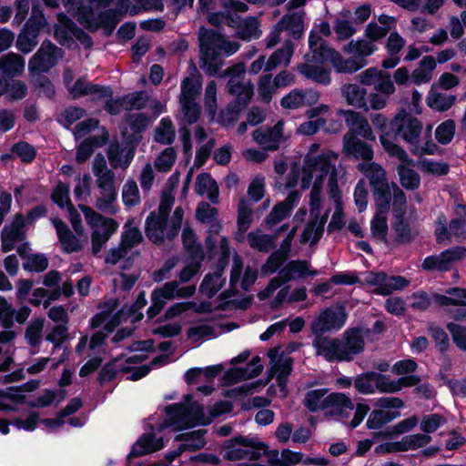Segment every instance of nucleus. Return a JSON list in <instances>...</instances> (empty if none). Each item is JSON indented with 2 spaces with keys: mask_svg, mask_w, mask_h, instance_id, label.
Returning <instances> with one entry per match:
<instances>
[{
  "mask_svg": "<svg viewBox=\"0 0 466 466\" xmlns=\"http://www.w3.org/2000/svg\"><path fill=\"white\" fill-rule=\"evenodd\" d=\"M337 160V154L332 151H326L317 157H308L303 167L302 187L308 188L312 179H314L313 187L309 194V206L311 216L317 218H320L323 178L328 177L329 180L333 171H336L338 187H339V184L343 183V171L336 167Z\"/></svg>",
  "mask_w": 466,
  "mask_h": 466,
  "instance_id": "obj_1",
  "label": "nucleus"
},
{
  "mask_svg": "<svg viewBox=\"0 0 466 466\" xmlns=\"http://www.w3.org/2000/svg\"><path fill=\"white\" fill-rule=\"evenodd\" d=\"M173 203L174 197L170 193H164L157 210L150 212L145 221L146 236L155 244L173 239L181 228L184 217L181 207L176 208L170 220H167Z\"/></svg>",
  "mask_w": 466,
  "mask_h": 466,
  "instance_id": "obj_2",
  "label": "nucleus"
},
{
  "mask_svg": "<svg viewBox=\"0 0 466 466\" xmlns=\"http://www.w3.org/2000/svg\"><path fill=\"white\" fill-rule=\"evenodd\" d=\"M200 67L215 76L223 66L222 55L231 56L239 49L238 42L229 41L215 30L201 27L198 33Z\"/></svg>",
  "mask_w": 466,
  "mask_h": 466,
  "instance_id": "obj_3",
  "label": "nucleus"
},
{
  "mask_svg": "<svg viewBox=\"0 0 466 466\" xmlns=\"http://www.w3.org/2000/svg\"><path fill=\"white\" fill-rule=\"evenodd\" d=\"M200 268L199 262H193L186 267L178 273L179 281L171 280L166 282L161 288L156 289L151 293V306L147 309L149 319L156 317L165 307L167 300L177 299H187L196 293V286L188 285L179 287V283L188 282Z\"/></svg>",
  "mask_w": 466,
  "mask_h": 466,
  "instance_id": "obj_4",
  "label": "nucleus"
},
{
  "mask_svg": "<svg viewBox=\"0 0 466 466\" xmlns=\"http://www.w3.org/2000/svg\"><path fill=\"white\" fill-rule=\"evenodd\" d=\"M391 128L395 135L410 146V152L418 157L433 155L438 146L431 139L430 135L423 140L420 137L423 126L416 117L405 110L400 111L391 122Z\"/></svg>",
  "mask_w": 466,
  "mask_h": 466,
  "instance_id": "obj_5",
  "label": "nucleus"
},
{
  "mask_svg": "<svg viewBox=\"0 0 466 466\" xmlns=\"http://www.w3.org/2000/svg\"><path fill=\"white\" fill-rule=\"evenodd\" d=\"M309 46L310 54H308V62L326 63L329 62L337 73L353 74L362 67L364 63L350 57H344L336 49L319 37L316 33H310L309 36Z\"/></svg>",
  "mask_w": 466,
  "mask_h": 466,
  "instance_id": "obj_6",
  "label": "nucleus"
},
{
  "mask_svg": "<svg viewBox=\"0 0 466 466\" xmlns=\"http://www.w3.org/2000/svg\"><path fill=\"white\" fill-rule=\"evenodd\" d=\"M79 208L91 228V252L97 256L119 225L115 219L100 215L88 206L79 205Z\"/></svg>",
  "mask_w": 466,
  "mask_h": 466,
  "instance_id": "obj_7",
  "label": "nucleus"
},
{
  "mask_svg": "<svg viewBox=\"0 0 466 466\" xmlns=\"http://www.w3.org/2000/svg\"><path fill=\"white\" fill-rule=\"evenodd\" d=\"M190 399L191 397L187 395L185 403L173 404L166 408L168 416L166 426L176 425L177 428H182L209 422L203 407L198 402H191Z\"/></svg>",
  "mask_w": 466,
  "mask_h": 466,
  "instance_id": "obj_8",
  "label": "nucleus"
},
{
  "mask_svg": "<svg viewBox=\"0 0 466 466\" xmlns=\"http://www.w3.org/2000/svg\"><path fill=\"white\" fill-rule=\"evenodd\" d=\"M268 454V447L257 439L243 436L232 438L225 442L223 457L228 461H258Z\"/></svg>",
  "mask_w": 466,
  "mask_h": 466,
  "instance_id": "obj_9",
  "label": "nucleus"
},
{
  "mask_svg": "<svg viewBox=\"0 0 466 466\" xmlns=\"http://www.w3.org/2000/svg\"><path fill=\"white\" fill-rule=\"evenodd\" d=\"M380 140L384 150L390 157H394L401 162V164L397 167L401 186L409 190L418 188L420 184V177L415 170L408 167V165L412 163L408 153L400 146L391 141L389 135L386 133L380 135Z\"/></svg>",
  "mask_w": 466,
  "mask_h": 466,
  "instance_id": "obj_10",
  "label": "nucleus"
},
{
  "mask_svg": "<svg viewBox=\"0 0 466 466\" xmlns=\"http://www.w3.org/2000/svg\"><path fill=\"white\" fill-rule=\"evenodd\" d=\"M222 76L229 77L226 87L228 93L235 96L236 103L240 106H247L253 96L254 86L251 81L246 78L245 64L238 63L228 67Z\"/></svg>",
  "mask_w": 466,
  "mask_h": 466,
  "instance_id": "obj_11",
  "label": "nucleus"
},
{
  "mask_svg": "<svg viewBox=\"0 0 466 466\" xmlns=\"http://www.w3.org/2000/svg\"><path fill=\"white\" fill-rule=\"evenodd\" d=\"M64 56L63 50L51 41H44L39 49L28 61V72L31 76L47 73Z\"/></svg>",
  "mask_w": 466,
  "mask_h": 466,
  "instance_id": "obj_12",
  "label": "nucleus"
},
{
  "mask_svg": "<svg viewBox=\"0 0 466 466\" xmlns=\"http://www.w3.org/2000/svg\"><path fill=\"white\" fill-rule=\"evenodd\" d=\"M347 313L343 308H328L311 322L310 329L314 335H323L326 332L340 329L346 323Z\"/></svg>",
  "mask_w": 466,
  "mask_h": 466,
  "instance_id": "obj_13",
  "label": "nucleus"
},
{
  "mask_svg": "<svg viewBox=\"0 0 466 466\" xmlns=\"http://www.w3.org/2000/svg\"><path fill=\"white\" fill-rule=\"evenodd\" d=\"M370 329L363 328H350L344 331L339 339L340 353L343 361H351L355 356L363 352L365 338Z\"/></svg>",
  "mask_w": 466,
  "mask_h": 466,
  "instance_id": "obj_14",
  "label": "nucleus"
},
{
  "mask_svg": "<svg viewBox=\"0 0 466 466\" xmlns=\"http://www.w3.org/2000/svg\"><path fill=\"white\" fill-rule=\"evenodd\" d=\"M316 270L309 269V263L306 260H292L289 262L268 283L266 291L272 293L282 284L297 278H305L307 276H316Z\"/></svg>",
  "mask_w": 466,
  "mask_h": 466,
  "instance_id": "obj_15",
  "label": "nucleus"
},
{
  "mask_svg": "<svg viewBox=\"0 0 466 466\" xmlns=\"http://www.w3.org/2000/svg\"><path fill=\"white\" fill-rule=\"evenodd\" d=\"M320 94L312 88H294L280 100V106L288 110H298L317 104Z\"/></svg>",
  "mask_w": 466,
  "mask_h": 466,
  "instance_id": "obj_16",
  "label": "nucleus"
},
{
  "mask_svg": "<svg viewBox=\"0 0 466 466\" xmlns=\"http://www.w3.org/2000/svg\"><path fill=\"white\" fill-rule=\"evenodd\" d=\"M339 113L344 116L346 126L349 128V131L345 135H351L353 137L360 136L370 141L376 140V137L367 118L360 112L339 110Z\"/></svg>",
  "mask_w": 466,
  "mask_h": 466,
  "instance_id": "obj_17",
  "label": "nucleus"
},
{
  "mask_svg": "<svg viewBox=\"0 0 466 466\" xmlns=\"http://www.w3.org/2000/svg\"><path fill=\"white\" fill-rule=\"evenodd\" d=\"M342 151L348 157L356 160L361 159L362 162L372 160L374 155L371 146L351 135L343 136Z\"/></svg>",
  "mask_w": 466,
  "mask_h": 466,
  "instance_id": "obj_18",
  "label": "nucleus"
},
{
  "mask_svg": "<svg viewBox=\"0 0 466 466\" xmlns=\"http://www.w3.org/2000/svg\"><path fill=\"white\" fill-rule=\"evenodd\" d=\"M73 99L85 96H92L93 99H101L111 97L112 91L109 87H104L99 85H94L88 82L86 77H79L69 86L67 90Z\"/></svg>",
  "mask_w": 466,
  "mask_h": 466,
  "instance_id": "obj_19",
  "label": "nucleus"
},
{
  "mask_svg": "<svg viewBox=\"0 0 466 466\" xmlns=\"http://www.w3.org/2000/svg\"><path fill=\"white\" fill-rule=\"evenodd\" d=\"M376 390L380 393H395L400 391L405 387L415 386L420 382L416 376H404L398 380H391L390 377L379 372L373 375Z\"/></svg>",
  "mask_w": 466,
  "mask_h": 466,
  "instance_id": "obj_20",
  "label": "nucleus"
},
{
  "mask_svg": "<svg viewBox=\"0 0 466 466\" xmlns=\"http://www.w3.org/2000/svg\"><path fill=\"white\" fill-rule=\"evenodd\" d=\"M312 346L316 350V355L322 357L327 361H343L342 354L340 353L339 339L315 335Z\"/></svg>",
  "mask_w": 466,
  "mask_h": 466,
  "instance_id": "obj_21",
  "label": "nucleus"
},
{
  "mask_svg": "<svg viewBox=\"0 0 466 466\" xmlns=\"http://www.w3.org/2000/svg\"><path fill=\"white\" fill-rule=\"evenodd\" d=\"M52 223L56 230L61 249L66 253L79 252L84 248L85 241H81L69 229L67 225L58 218H52Z\"/></svg>",
  "mask_w": 466,
  "mask_h": 466,
  "instance_id": "obj_22",
  "label": "nucleus"
},
{
  "mask_svg": "<svg viewBox=\"0 0 466 466\" xmlns=\"http://www.w3.org/2000/svg\"><path fill=\"white\" fill-rule=\"evenodd\" d=\"M25 224L24 217L17 214L9 225L4 227L1 235V248L4 252H9L15 248L16 242L23 240Z\"/></svg>",
  "mask_w": 466,
  "mask_h": 466,
  "instance_id": "obj_23",
  "label": "nucleus"
},
{
  "mask_svg": "<svg viewBox=\"0 0 466 466\" xmlns=\"http://www.w3.org/2000/svg\"><path fill=\"white\" fill-rule=\"evenodd\" d=\"M268 356L271 359L272 376L276 377L279 386L284 390L292 370L293 360L285 354L278 355L276 349L269 350Z\"/></svg>",
  "mask_w": 466,
  "mask_h": 466,
  "instance_id": "obj_24",
  "label": "nucleus"
},
{
  "mask_svg": "<svg viewBox=\"0 0 466 466\" xmlns=\"http://www.w3.org/2000/svg\"><path fill=\"white\" fill-rule=\"evenodd\" d=\"M328 189L329 198L333 200L335 206V211L329 223L328 228L329 230L340 229L344 226L345 220L344 214L342 211L341 193L339 187L337 185L336 171H333L330 178L329 179Z\"/></svg>",
  "mask_w": 466,
  "mask_h": 466,
  "instance_id": "obj_25",
  "label": "nucleus"
},
{
  "mask_svg": "<svg viewBox=\"0 0 466 466\" xmlns=\"http://www.w3.org/2000/svg\"><path fill=\"white\" fill-rule=\"evenodd\" d=\"M258 277V271L248 266L243 272V263L238 255L233 257V264L230 271V286L235 289L240 280V286L243 289L247 290L252 284L255 283Z\"/></svg>",
  "mask_w": 466,
  "mask_h": 466,
  "instance_id": "obj_26",
  "label": "nucleus"
},
{
  "mask_svg": "<svg viewBox=\"0 0 466 466\" xmlns=\"http://www.w3.org/2000/svg\"><path fill=\"white\" fill-rule=\"evenodd\" d=\"M0 311L5 329H11L15 321L18 324H24L32 312L28 306H21L16 309H14L12 304L3 297H0Z\"/></svg>",
  "mask_w": 466,
  "mask_h": 466,
  "instance_id": "obj_27",
  "label": "nucleus"
},
{
  "mask_svg": "<svg viewBox=\"0 0 466 466\" xmlns=\"http://www.w3.org/2000/svg\"><path fill=\"white\" fill-rule=\"evenodd\" d=\"M164 447L163 438L155 432L142 434L135 442L129 453V457H142L161 450Z\"/></svg>",
  "mask_w": 466,
  "mask_h": 466,
  "instance_id": "obj_28",
  "label": "nucleus"
},
{
  "mask_svg": "<svg viewBox=\"0 0 466 466\" xmlns=\"http://www.w3.org/2000/svg\"><path fill=\"white\" fill-rule=\"evenodd\" d=\"M45 17L39 14L37 27L26 26L19 33L15 46L18 51L23 54L31 53L38 45L39 27L45 25Z\"/></svg>",
  "mask_w": 466,
  "mask_h": 466,
  "instance_id": "obj_29",
  "label": "nucleus"
},
{
  "mask_svg": "<svg viewBox=\"0 0 466 466\" xmlns=\"http://www.w3.org/2000/svg\"><path fill=\"white\" fill-rule=\"evenodd\" d=\"M283 127L284 123L279 121L270 129H257L252 134L253 139L265 149L275 150L283 138Z\"/></svg>",
  "mask_w": 466,
  "mask_h": 466,
  "instance_id": "obj_30",
  "label": "nucleus"
},
{
  "mask_svg": "<svg viewBox=\"0 0 466 466\" xmlns=\"http://www.w3.org/2000/svg\"><path fill=\"white\" fill-rule=\"evenodd\" d=\"M92 171L96 177V186L97 188L116 187L115 173L108 168L103 155L97 154L94 157Z\"/></svg>",
  "mask_w": 466,
  "mask_h": 466,
  "instance_id": "obj_31",
  "label": "nucleus"
},
{
  "mask_svg": "<svg viewBox=\"0 0 466 466\" xmlns=\"http://www.w3.org/2000/svg\"><path fill=\"white\" fill-rule=\"evenodd\" d=\"M456 261L458 259L452 248L442 251L439 255L427 257L423 260L421 268L427 271H447Z\"/></svg>",
  "mask_w": 466,
  "mask_h": 466,
  "instance_id": "obj_32",
  "label": "nucleus"
},
{
  "mask_svg": "<svg viewBox=\"0 0 466 466\" xmlns=\"http://www.w3.org/2000/svg\"><path fill=\"white\" fill-rule=\"evenodd\" d=\"M25 67V58L14 52L0 56V76L15 77L21 76Z\"/></svg>",
  "mask_w": 466,
  "mask_h": 466,
  "instance_id": "obj_33",
  "label": "nucleus"
},
{
  "mask_svg": "<svg viewBox=\"0 0 466 466\" xmlns=\"http://www.w3.org/2000/svg\"><path fill=\"white\" fill-rule=\"evenodd\" d=\"M299 198V191L290 192L284 201L274 206L265 219L266 224L268 226H274L281 222L289 214Z\"/></svg>",
  "mask_w": 466,
  "mask_h": 466,
  "instance_id": "obj_34",
  "label": "nucleus"
},
{
  "mask_svg": "<svg viewBox=\"0 0 466 466\" xmlns=\"http://www.w3.org/2000/svg\"><path fill=\"white\" fill-rule=\"evenodd\" d=\"M262 371L259 358L255 357L244 368H232L226 372V379L229 383H237L243 380H249L258 376Z\"/></svg>",
  "mask_w": 466,
  "mask_h": 466,
  "instance_id": "obj_35",
  "label": "nucleus"
},
{
  "mask_svg": "<svg viewBox=\"0 0 466 466\" xmlns=\"http://www.w3.org/2000/svg\"><path fill=\"white\" fill-rule=\"evenodd\" d=\"M341 96L349 106L368 111L367 90L356 84H346L340 88Z\"/></svg>",
  "mask_w": 466,
  "mask_h": 466,
  "instance_id": "obj_36",
  "label": "nucleus"
},
{
  "mask_svg": "<svg viewBox=\"0 0 466 466\" xmlns=\"http://www.w3.org/2000/svg\"><path fill=\"white\" fill-rule=\"evenodd\" d=\"M377 50V46L368 39L351 40L342 47V51L352 56L354 59L367 65L366 57L372 55Z\"/></svg>",
  "mask_w": 466,
  "mask_h": 466,
  "instance_id": "obj_37",
  "label": "nucleus"
},
{
  "mask_svg": "<svg viewBox=\"0 0 466 466\" xmlns=\"http://www.w3.org/2000/svg\"><path fill=\"white\" fill-rule=\"evenodd\" d=\"M326 410L329 409L330 413L342 418L349 417V411L354 410L355 406L350 397L342 392H334L328 395Z\"/></svg>",
  "mask_w": 466,
  "mask_h": 466,
  "instance_id": "obj_38",
  "label": "nucleus"
},
{
  "mask_svg": "<svg viewBox=\"0 0 466 466\" xmlns=\"http://www.w3.org/2000/svg\"><path fill=\"white\" fill-rule=\"evenodd\" d=\"M358 169L369 178L373 188H380L389 184L384 168L376 162L370 160L359 163Z\"/></svg>",
  "mask_w": 466,
  "mask_h": 466,
  "instance_id": "obj_39",
  "label": "nucleus"
},
{
  "mask_svg": "<svg viewBox=\"0 0 466 466\" xmlns=\"http://www.w3.org/2000/svg\"><path fill=\"white\" fill-rule=\"evenodd\" d=\"M202 88V78L199 74L192 73L181 82L180 102H197Z\"/></svg>",
  "mask_w": 466,
  "mask_h": 466,
  "instance_id": "obj_40",
  "label": "nucleus"
},
{
  "mask_svg": "<svg viewBox=\"0 0 466 466\" xmlns=\"http://www.w3.org/2000/svg\"><path fill=\"white\" fill-rule=\"evenodd\" d=\"M329 212V210H327L321 218H317L312 217L311 220L307 224L300 236V243L305 244L310 241V244L313 245L320 239L323 234L324 225L328 219Z\"/></svg>",
  "mask_w": 466,
  "mask_h": 466,
  "instance_id": "obj_41",
  "label": "nucleus"
},
{
  "mask_svg": "<svg viewBox=\"0 0 466 466\" xmlns=\"http://www.w3.org/2000/svg\"><path fill=\"white\" fill-rule=\"evenodd\" d=\"M107 158L113 168L126 169L134 158V150L120 147L118 144H112L108 148Z\"/></svg>",
  "mask_w": 466,
  "mask_h": 466,
  "instance_id": "obj_42",
  "label": "nucleus"
},
{
  "mask_svg": "<svg viewBox=\"0 0 466 466\" xmlns=\"http://www.w3.org/2000/svg\"><path fill=\"white\" fill-rule=\"evenodd\" d=\"M249 247L259 252L268 253L277 247V237L263 233L261 230H254L247 236Z\"/></svg>",
  "mask_w": 466,
  "mask_h": 466,
  "instance_id": "obj_43",
  "label": "nucleus"
},
{
  "mask_svg": "<svg viewBox=\"0 0 466 466\" xmlns=\"http://www.w3.org/2000/svg\"><path fill=\"white\" fill-rule=\"evenodd\" d=\"M193 309L196 313H208L211 311V304L208 301L201 302L199 304L194 301L177 302L171 305L165 311V319H172L182 313Z\"/></svg>",
  "mask_w": 466,
  "mask_h": 466,
  "instance_id": "obj_44",
  "label": "nucleus"
},
{
  "mask_svg": "<svg viewBox=\"0 0 466 466\" xmlns=\"http://www.w3.org/2000/svg\"><path fill=\"white\" fill-rule=\"evenodd\" d=\"M436 66V60L433 56H424L410 75L413 83L416 85L429 83L432 79Z\"/></svg>",
  "mask_w": 466,
  "mask_h": 466,
  "instance_id": "obj_45",
  "label": "nucleus"
},
{
  "mask_svg": "<svg viewBox=\"0 0 466 466\" xmlns=\"http://www.w3.org/2000/svg\"><path fill=\"white\" fill-rule=\"evenodd\" d=\"M293 43L289 40L284 42L283 46L276 50L268 57L266 63V71H272L279 66H288L293 55Z\"/></svg>",
  "mask_w": 466,
  "mask_h": 466,
  "instance_id": "obj_46",
  "label": "nucleus"
},
{
  "mask_svg": "<svg viewBox=\"0 0 466 466\" xmlns=\"http://www.w3.org/2000/svg\"><path fill=\"white\" fill-rule=\"evenodd\" d=\"M456 100L455 96L447 95L439 92L433 85L426 98V103L429 107L438 112H444L449 110Z\"/></svg>",
  "mask_w": 466,
  "mask_h": 466,
  "instance_id": "obj_47",
  "label": "nucleus"
},
{
  "mask_svg": "<svg viewBox=\"0 0 466 466\" xmlns=\"http://www.w3.org/2000/svg\"><path fill=\"white\" fill-rule=\"evenodd\" d=\"M298 71L306 78L321 85H329L331 82L330 71L320 66L304 63L298 66Z\"/></svg>",
  "mask_w": 466,
  "mask_h": 466,
  "instance_id": "obj_48",
  "label": "nucleus"
},
{
  "mask_svg": "<svg viewBox=\"0 0 466 466\" xmlns=\"http://www.w3.org/2000/svg\"><path fill=\"white\" fill-rule=\"evenodd\" d=\"M195 190L198 195H207L212 203L218 202V184L208 173H201L197 177Z\"/></svg>",
  "mask_w": 466,
  "mask_h": 466,
  "instance_id": "obj_49",
  "label": "nucleus"
},
{
  "mask_svg": "<svg viewBox=\"0 0 466 466\" xmlns=\"http://www.w3.org/2000/svg\"><path fill=\"white\" fill-rule=\"evenodd\" d=\"M223 267H219L214 273L208 274L202 280L199 290L208 298L215 296L224 286L226 279L222 277Z\"/></svg>",
  "mask_w": 466,
  "mask_h": 466,
  "instance_id": "obj_50",
  "label": "nucleus"
},
{
  "mask_svg": "<svg viewBox=\"0 0 466 466\" xmlns=\"http://www.w3.org/2000/svg\"><path fill=\"white\" fill-rule=\"evenodd\" d=\"M58 23L55 26V37L61 45L69 46L75 36V30L77 27L65 15H57Z\"/></svg>",
  "mask_w": 466,
  "mask_h": 466,
  "instance_id": "obj_51",
  "label": "nucleus"
},
{
  "mask_svg": "<svg viewBox=\"0 0 466 466\" xmlns=\"http://www.w3.org/2000/svg\"><path fill=\"white\" fill-rule=\"evenodd\" d=\"M253 218V210L250 203L245 199H240L238 208V229L236 238L242 240L243 234L249 228Z\"/></svg>",
  "mask_w": 466,
  "mask_h": 466,
  "instance_id": "obj_52",
  "label": "nucleus"
},
{
  "mask_svg": "<svg viewBox=\"0 0 466 466\" xmlns=\"http://www.w3.org/2000/svg\"><path fill=\"white\" fill-rule=\"evenodd\" d=\"M116 187L98 188V195L95 204L96 208L102 212L115 214L116 209L114 204L116 200Z\"/></svg>",
  "mask_w": 466,
  "mask_h": 466,
  "instance_id": "obj_53",
  "label": "nucleus"
},
{
  "mask_svg": "<svg viewBox=\"0 0 466 466\" xmlns=\"http://www.w3.org/2000/svg\"><path fill=\"white\" fill-rule=\"evenodd\" d=\"M150 102L149 95L145 91L129 93L119 98L120 106L127 111L141 110Z\"/></svg>",
  "mask_w": 466,
  "mask_h": 466,
  "instance_id": "obj_54",
  "label": "nucleus"
},
{
  "mask_svg": "<svg viewBox=\"0 0 466 466\" xmlns=\"http://www.w3.org/2000/svg\"><path fill=\"white\" fill-rule=\"evenodd\" d=\"M300 19L295 16H284L282 19L273 27L270 34L265 39V45L267 48H272L280 42V34L283 30L289 29L291 25H299Z\"/></svg>",
  "mask_w": 466,
  "mask_h": 466,
  "instance_id": "obj_55",
  "label": "nucleus"
},
{
  "mask_svg": "<svg viewBox=\"0 0 466 466\" xmlns=\"http://www.w3.org/2000/svg\"><path fill=\"white\" fill-rule=\"evenodd\" d=\"M134 219L130 218L124 226L120 244L129 251L139 245L143 240V235L137 227L133 226Z\"/></svg>",
  "mask_w": 466,
  "mask_h": 466,
  "instance_id": "obj_56",
  "label": "nucleus"
},
{
  "mask_svg": "<svg viewBox=\"0 0 466 466\" xmlns=\"http://www.w3.org/2000/svg\"><path fill=\"white\" fill-rule=\"evenodd\" d=\"M400 416L398 410L378 409L370 412L366 425L369 429L377 430Z\"/></svg>",
  "mask_w": 466,
  "mask_h": 466,
  "instance_id": "obj_57",
  "label": "nucleus"
},
{
  "mask_svg": "<svg viewBox=\"0 0 466 466\" xmlns=\"http://www.w3.org/2000/svg\"><path fill=\"white\" fill-rule=\"evenodd\" d=\"M350 15V11L345 10L340 13V17L335 19L333 29L338 40H347L356 34L357 30L348 20Z\"/></svg>",
  "mask_w": 466,
  "mask_h": 466,
  "instance_id": "obj_58",
  "label": "nucleus"
},
{
  "mask_svg": "<svg viewBox=\"0 0 466 466\" xmlns=\"http://www.w3.org/2000/svg\"><path fill=\"white\" fill-rule=\"evenodd\" d=\"M123 311L118 312L116 316L113 317L109 321H107L104 329L106 333L103 331L96 332L90 339H88V349L94 353L99 351L100 348L103 346L105 342V339L106 335L114 330V329L120 323V315Z\"/></svg>",
  "mask_w": 466,
  "mask_h": 466,
  "instance_id": "obj_59",
  "label": "nucleus"
},
{
  "mask_svg": "<svg viewBox=\"0 0 466 466\" xmlns=\"http://www.w3.org/2000/svg\"><path fill=\"white\" fill-rule=\"evenodd\" d=\"M238 36L244 40L257 39L260 36L259 24L255 17L241 20L236 29Z\"/></svg>",
  "mask_w": 466,
  "mask_h": 466,
  "instance_id": "obj_60",
  "label": "nucleus"
},
{
  "mask_svg": "<svg viewBox=\"0 0 466 466\" xmlns=\"http://www.w3.org/2000/svg\"><path fill=\"white\" fill-rule=\"evenodd\" d=\"M44 318H35L27 325L25 331V339L31 347H38L43 339Z\"/></svg>",
  "mask_w": 466,
  "mask_h": 466,
  "instance_id": "obj_61",
  "label": "nucleus"
},
{
  "mask_svg": "<svg viewBox=\"0 0 466 466\" xmlns=\"http://www.w3.org/2000/svg\"><path fill=\"white\" fill-rule=\"evenodd\" d=\"M327 392L326 389L308 391L304 398V405L312 412L326 410V402L328 401L329 395Z\"/></svg>",
  "mask_w": 466,
  "mask_h": 466,
  "instance_id": "obj_62",
  "label": "nucleus"
},
{
  "mask_svg": "<svg viewBox=\"0 0 466 466\" xmlns=\"http://www.w3.org/2000/svg\"><path fill=\"white\" fill-rule=\"evenodd\" d=\"M431 441V436L424 434L422 431L420 433L406 435L400 440V450H404V451H415L426 447Z\"/></svg>",
  "mask_w": 466,
  "mask_h": 466,
  "instance_id": "obj_63",
  "label": "nucleus"
},
{
  "mask_svg": "<svg viewBox=\"0 0 466 466\" xmlns=\"http://www.w3.org/2000/svg\"><path fill=\"white\" fill-rule=\"evenodd\" d=\"M122 200L127 208L137 206L140 201V192L137 182L129 178L122 187Z\"/></svg>",
  "mask_w": 466,
  "mask_h": 466,
  "instance_id": "obj_64",
  "label": "nucleus"
}]
</instances>
